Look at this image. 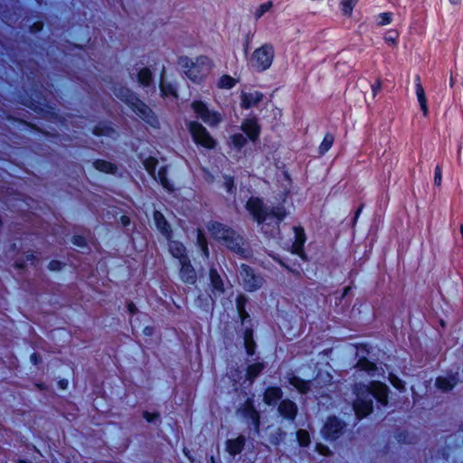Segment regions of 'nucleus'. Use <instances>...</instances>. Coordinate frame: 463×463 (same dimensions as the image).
Segmentation results:
<instances>
[{
  "instance_id": "1",
  "label": "nucleus",
  "mask_w": 463,
  "mask_h": 463,
  "mask_svg": "<svg viewBox=\"0 0 463 463\" xmlns=\"http://www.w3.org/2000/svg\"><path fill=\"white\" fill-rule=\"evenodd\" d=\"M247 210L254 220L261 225V231L269 237H275L279 232V223L287 216L284 206H268L256 197H251L246 204Z\"/></svg>"
},
{
  "instance_id": "2",
  "label": "nucleus",
  "mask_w": 463,
  "mask_h": 463,
  "mask_svg": "<svg viewBox=\"0 0 463 463\" xmlns=\"http://www.w3.org/2000/svg\"><path fill=\"white\" fill-rule=\"evenodd\" d=\"M388 392V386L378 381L372 382L370 385L356 384L354 389L356 399L353 404L356 416L361 419L372 412V397H374L382 405H387Z\"/></svg>"
},
{
  "instance_id": "3",
  "label": "nucleus",
  "mask_w": 463,
  "mask_h": 463,
  "mask_svg": "<svg viewBox=\"0 0 463 463\" xmlns=\"http://www.w3.org/2000/svg\"><path fill=\"white\" fill-rule=\"evenodd\" d=\"M114 94L123 102L128 104L132 109V110L145 122L154 128L157 127L158 121L152 110L145 103L138 99L129 89L122 86L116 87L114 90Z\"/></svg>"
},
{
  "instance_id": "4",
  "label": "nucleus",
  "mask_w": 463,
  "mask_h": 463,
  "mask_svg": "<svg viewBox=\"0 0 463 463\" xmlns=\"http://www.w3.org/2000/svg\"><path fill=\"white\" fill-rule=\"evenodd\" d=\"M180 65L185 76L194 82H200L211 71L212 61L206 56H199L194 59L187 56L180 57Z\"/></svg>"
},
{
  "instance_id": "5",
  "label": "nucleus",
  "mask_w": 463,
  "mask_h": 463,
  "mask_svg": "<svg viewBox=\"0 0 463 463\" xmlns=\"http://www.w3.org/2000/svg\"><path fill=\"white\" fill-rule=\"evenodd\" d=\"M212 236L236 254H244L242 238L233 230L219 222H213L208 227Z\"/></svg>"
},
{
  "instance_id": "6",
  "label": "nucleus",
  "mask_w": 463,
  "mask_h": 463,
  "mask_svg": "<svg viewBox=\"0 0 463 463\" xmlns=\"http://www.w3.org/2000/svg\"><path fill=\"white\" fill-rule=\"evenodd\" d=\"M274 51L271 45L265 44L252 53L250 62L257 71H265L272 63Z\"/></svg>"
},
{
  "instance_id": "7",
  "label": "nucleus",
  "mask_w": 463,
  "mask_h": 463,
  "mask_svg": "<svg viewBox=\"0 0 463 463\" xmlns=\"http://www.w3.org/2000/svg\"><path fill=\"white\" fill-rule=\"evenodd\" d=\"M238 278L248 291H254L260 288L264 281L261 276L255 274L253 269L245 264L240 267Z\"/></svg>"
},
{
  "instance_id": "8",
  "label": "nucleus",
  "mask_w": 463,
  "mask_h": 463,
  "mask_svg": "<svg viewBox=\"0 0 463 463\" xmlns=\"http://www.w3.org/2000/svg\"><path fill=\"white\" fill-rule=\"evenodd\" d=\"M189 130L196 144L208 149L214 148L216 142L203 125L192 121L189 123Z\"/></svg>"
},
{
  "instance_id": "9",
  "label": "nucleus",
  "mask_w": 463,
  "mask_h": 463,
  "mask_svg": "<svg viewBox=\"0 0 463 463\" xmlns=\"http://www.w3.org/2000/svg\"><path fill=\"white\" fill-rule=\"evenodd\" d=\"M192 108L196 115L203 119V121L210 126H215L221 121V117L216 112L211 111L201 101H194Z\"/></svg>"
},
{
  "instance_id": "10",
  "label": "nucleus",
  "mask_w": 463,
  "mask_h": 463,
  "mask_svg": "<svg viewBox=\"0 0 463 463\" xmlns=\"http://www.w3.org/2000/svg\"><path fill=\"white\" fill-rule=\"evenodd\" d=\"M345 424L336 417H331L326 422L323 432L329 439H336L342 434Z\"/></svg>"
},
{
  "instance_id": "11",
  "label": "nucleus",
  "mask_w": 463,
  "mask_h": 463,
  "mask_svg": "<svg viewBox=\"0 0 463 463\" xmlns=\"http://www.w3.org/2000/svg\"><path fill=\"white\" fill-rule=\"evenodd\" d=\"M242 414L245 418H247L249 420H250L251 424L254 427V430L256 431H259L260 427V415L257 410L254 407L253 401L251 399H248L243 408L241 409Z\"/></svg>"
},
{
  "instance_id": "12",
  "label": "nucleus",
  "mask_w": 463,
  "mask_h": 463,
  "mask_svg": "<svg viewBox=\"0 0 463 463\" xmlns=\"http://www.w3.org/2000/svg\"><path fill=\"white\" fill-rule=\"evenodd\" d=\"M180 278L187 284H194L196 281V273L193 268L190 259H184V261L180 262Z\"/></svg>"
},
{
  "instance_id": "13",
  "label": "nucleus",
  "mask_w": 463,
  "mask_h": 463,
  "mask_svg": "<svg viewBox=\"0 0 463 463\" xmlns=\"http://www.w3.org/2000/svg\"><path fill=\"white\" fill-rule=\"evenodd\" d=\"M278 410L282 417L293 420L297 415L298 407L294 402L286 399L279 403Z\"/></svg>"
},
{
  "instance_id": "14",
  "label": "nucleus",
  "mask_w": 463,
  "mask_h": 463,
  "mask_svg": "<svg viewBox=\"0 0 463 463\" xmlns=\"http://www.w3.org/2000/svg\"><path fill=\"white\" fill-rule=\"evenodd\" d=\"M154 221L157 230L161 232V234L167 240H170L172 235V230L163 213H160L159 211H155Z\"/></svg>"
},
{
  "instance_id": "15",
  "label": "nucleus",
  "mask_w": 463,
  "mask_h": 463,
  "mask_svg": "<svg viewBox=\"0 0 463 463\" xmlns=\"http://www.w3.org/2000/svg\"><path fill=\"white\" fill-rule=\"evenodd\" d=\"M295 241L292 244V252L302 256L303 246L306 241L304 229L301 227H294Z\"/></svg>"
},
{
  "instance_id": "16",
  "label": "nucleus",
  "mask_w": 463,
  "mask_h": 463,
  "mask_svg": "<svg viewBox=\"0 0 463 463\" xmlns=\"http://www.w3.org/2000/svg\"><path fill=\"white\" fill-rule=\"evenodd\" d=\"M168 248L172 256L178 259L179 262L184 261V259H189L185 247L180 241L169 240Z\"/></svg>"
},
{
  "instance_id": "17",
  "label": "nucleus",
  "mask_w": 463,
  "mask_h": 463,
  "mask_svg": "<svg viewBox=\"0 0 463 463\" xmlns=\"http://www.w3.org/2000/svg\"><path fill=\"white\" fill-rule=\"evenodd\" d=\"M241 129L247 136L255 141L260 133V127L254 119H247L241 125Z\"/></svg>"
},
{
  "instance_id": "18",
  "label": "nucleus",
  "mask_w": 463,
  "mask_h": 463,
  "mask_svg": "<svg viewBox=\"0 0 463 463\" xmlns=\"http://www.w3.org/2000/svg\"><path fill=\"white\" fill-rule=\"evenodd\" d=\"M415 88H416V95H417V99H418L420 109H421L423 115L427 116L428 115L427 99H426L425 91L420 83V80L419 76L416 77Z\"/></svg>"
},
{
  "instance_id": "19",
  "label": "nucleus",
  "mask_w": 463,
  "mask_h": 463,
  "mask_svg": "<svg viewBox=\"0 0 463 463\" xmlns=\"http://www.w3.org/2000/svg\"><path fill=\"white\" fill-rule=\"evenodd\" d=\"M289 383L300 393H307L309 391H311V387L315 385V383L309 381H305L295 375L290 377Z\"/></svg>"
},
{
  "instance_id": "20",
  "label": "nucleus",
  "mask_w": 463,
  "mask_h": 463,
  "mask_svg": "<svg viewBox=\"0 0 463 463\" xmlns=\"http://www.w3.org/2000/svg\"><path fill=\"white\" fill-rule=\"evenodd\" d=\"M282 397V391L279 387H269L265 391L263 401L268 405L275 404Z\"/></svg>"
},
{
  "instance_id": "21",
  "label": "nucleus",
  "mask_w": 463,
  "mask_h": 463,
  "mask_svg": "<svg viewBox=\"0 0 463 463\" xmlns=\"http://www.w3.org/2000/svg\"><path fill=\"white\" fill-rule=\"evenodd\" d=\"M263 98V95L258 91H252L242 94V105L244 108L249 109L250 107L259 104Z\"/></svg>"
},
{
  "instance_id": "22",
  "label": "nucleus",
  "mask_w": 463,
  "mask_h": 463,
  "mask_svg": "<svg viewBox=\"0 0 463 463\" xmlns=\"http://www.w3.org/2000/svg\"><path fill=\"white\" fill-rule=\"evenodd\" d=\"M356 368L368 373L370 376H375L378 373V367L366 358L360 359L356 364Z\"/></svg>"
},
{
  "instance_id": "23",
  "label": "nucleus",
  "mask_w": 463,
  "mask_h": 463,
  "mask_svg": "<svg viewBox=\"0 0 463 463\" xmlns=\"http://www.w3.org/2000/svg\"><path fill=\"white\" fill-rule=\"evenodd\" d=\"M245 444V439L242 436L238 437L235 439H230L227 442V450L231 455H237L241 453Z\"/></svg>"
},
{
  "instance_id": "24",
  "label": "nucleus",
  "mask_w": 463,
  "mask_h": 463,
  "mask_svg": "<svg viewBox=\"0 0 463 463\" xmlns=\"http://www.w3.org/2000/svg\"><path fill=\"white\" fill-rule=\"evenodd\" d=\"M93 133L96 136H106L113 138L117 134L116 130L108 123H99L93 129Z\"/></svg>"
},
{
  "instance_id": "25",
  "label": "nucleus",
  "mask_w": 463,
  "mask_h": 463,
  "mask_svg": "<svg viewBox=\"0 0 463 463\" xmlns=\"http://www.w3.org/2000/svg\"><path fill=\"white\" fill-rule=\"evenodd\" d=\"M209 276L213 290H215L219 294L222 293L224 290L223 282L217 270L214 269H211Z\"/></svg>"
},
{
  "instance_id": "26",
  "label": "nucleus",
  "mask_w": 463,
  "mask_h": 463,
  "mask_svg": "<svg viewBox=\"0 0 463 463\" xmlns=\"http://www.w3.org/2000/svg\"><path fill=\"white\" fill-rule=\"evenodd\" d=\"M244 346L248 355H253L255 353L256 344L253 339V332L251 329H247L244 333Z\"/></svg>"
},
{
  "instance_id": "27",
  "label": "nucleus",
  "mask_w": 463,
  "mask_h": 463,
  "mask_svg": "<svg viewBox=\"0 0 463 463\" xmlns=\"http://www.w3.org/2000/svg\"><path fill=\"white\" fill-rule=\"evenodd\" d=\"M137 81L143 87L150 86L153 81L150 70L147 68L141 69L137 73Z\"/></svg>"
},
{
  "instance_id": "28",
  "label": "nucleus",
  "mask_w": 463,
  "mask_h": 463,
  "mask_svg": "<svg viewBox=\"0 0 463 463\" xmlns=\"http://www.w3.org/2000/svg\"><path fill=\"white\" fill-rule=\"evenodd\" d=\"M264 369V364L262 363L253 364L248 366L247 369V378L250 382H252Z\"/></svg>"
},
{
  "instance_id": "29",
  "label": "nucleus",
  "mask_w": 463,
  "mask_h": 463,
  "mask_svg": "<svg viewBox=\"0 0 463 463\" xmlns=\"http://www.w3.org/2000/svg\"><path fill=\"white\" fill-rule=\"evenodd\" d=\"M94 166L97 170L104 173H114L117 169L113 164L104 160L95 161Z\"/></svg>"
},
{
  "instance_id": "30",
  "label": "nucleus",
  "mask_w": 463,
  "mask_h": 463,
  "mask_svg": "<svg viewBox=\"0 0 463 463\" xmlns=\"http://www.w3.org/2000/svg\"><path fill=\"white\" fill-rule=\"evenodd\" d=\"M160 90L165 97H177L175 86L166 82L164 79L161 80Z\"/></svg>"
},
{
  "instance_id": "31",
  "label": "nucleus",
  "mask_w": 463,
  "mask_h": 463,
  "mask_svg": "<svg viewBox=\"0 0 463 463\" xmlns=\"http://www.w3.org/2000/svg\"><path fill=\"white\" fill-rule=\"evenodd\" d=\"M456 383L454 379H447L439 377L436 380V386L445 392L451 390L455 386Z\"/></svg>"
},
{
  "instance_id": "32",
  "label": "nucleus",
  "mask_w": 463,
  "mask_h": 463,
  "mask_svg": "<svg viewBox=\"0 0 463 463\" xmlns=\"http://www.w3.org/2000/svg\"><path fill=\"white\" fill-rule=\"evenodd\" d=\"M156 180H157L165 189L170 190L171 185L166 178V169L165 167H160L157 173H155V175H152Z\"/></svg>"
},
{
  "instance_id": "33",
  "label": "nucleus",
  "mask_w": 463,
  "mask_h": 463,
  "mask_svg": "<svg viewBox=\"0 0 463 463\" xmlns=\"http://www.w3.org/2000/svg\"><path fill=\"white\" fill-rule=\"evenodd\" d=\"M358 0H343L341 2V11L345 15H351L352 11Z\"/></svg>"
},
{
  "instance_id": "34",
  "label": "nucleus",
  "mask_w": 463,
  "mask_h": 463,
  "mask_svg": "<svg viewBox=\"0 0 463 463\" xmlns=\"http://www.w3.org/2000/svg\"><path fill=\"white\" fill-rule=\"evenodd\" d=\"M334 143V137L331 134H326L319 146L320 154H325L332 146Z\"/></svg>"
},
{
  "instance_id": "35",
  "label": "nucleus",
  "mask_w": 463,
  "mask_h": 463,
  "mask_svg": "<svg viewBox=\"0 0 463 463\" xmlns=\"http://www.w3.org/2000/svg\"><path fill=\"white\" fill-rule=\"evenodd\" d=\"M157 160L154 157H148L144 161V166L150 175H155Z\"/></svg>"
},
{
  "instance_id": "36",
  "label": "nucleus",
  "mask_w": 463,
  "mask_h": 463,
  "mask_svg": "<svg viewBox=\"0 0 463 463\" xmlns=\"http://www.w3.org/2000/svg\"><path fill=\"white\" fill-rule=\"evenodd\" d=\"M297 438L299 442V444L303 447L307 446L310 442L309 434L305 430H299L297 432Z\"/></svg>"
},
{
  "instance_id": "37",
  "label": "nucleus",
  "mask_w": 463,
  "mask_h": 463,
  "mask_svg": "<svg viewBox=\"0 0 463 463\" xmlns=\"http://www.w3.org/2000/svg\"><path fill=\"white\" fill-rule=\"evenodd\" d=\"M234 84H235L234 79L228 75L222 76L219 81L220 88L231 89L234 86Z\"/></svg>"
},
{
  "instance_id": "38",
  "label": "nucleus",
  "mask_w": 463,
  "mask_h": 463,
  "mask_svg": "<svg viewBox=\"0 0 463 463\" xmlns=\"http://www.w3.org/2000/svg\"><path fill=\"white\" fill-rule=\"evenodd\" d=\"M246 142L247 139L242 134H235L232 137V143L237 148H241Z\"/></svg>"
},
{
  "instance_id": "39",
  "label": "nucleus",
  "mask_w": 463,
  "mask_h": 463,
  "mask_svg": "<svg viewBox=\"0 0 463 463\" xmlns=\"http://www.w3.org/2000/svg\"><path fill=\"white\" fill-rule=\"evenodd\" d=\"M389 381L396 389L400 391H403L405 389L404 383L395 374L390 373Z\"/></svg>"
},
{
  "instance_id": "40",
  "label": "nucleus",
  "mask_w": 463,
  "mask_h": 463,
  "mask_svg": "<svg viewBox=\"0 0 463 463\" xmlns=\"http://www.w3.org/2000/svg\"><path fill=\"white\" fill-rule=\"evenodd\" d=\"M271 2H266L261 4L255 13L256 18H260L265 13H267L271 8Z\"/></svg>"
},
{
  "instance_id": "41",
  "label": "nucleus",
  "mask_w": 463,
  "mask_h": 463,
  "mask_svg": "<svg viewBox=\"0 0 463 463\" xmlns=\"http://www.w3.org/2000/svg\"><path fill=\"white\" fill-rule=\"evenodd\" d=\"M392 22V14L391 13H383L378 16V24L379 25H386Z\"/></svg>"
},
{
  "instance_id": "42",
  "label": "nucleus",
  "mask_w": 463,
  "mask_h": 463,
  "mask_svg": "<svg viewBox=\"0 0 463 463\" xmlns=\"http://www.w3.org/2000/svg\"><path fill=\"white\" fill-rule=\"evenodd\" d=\"M397 38H398V33L395 31H390L384 36L385 41L392 44H395Z\"/></svg>"
},
{
  "instance_id": "43",
  "label": "nucleus",
  "mask_w": 463,
  "mask_h": 463,
  "mask_svg": "<svg viewBox=\"0 0 463 463\" xmlns=\"http://www.w3.org/2000/svg\"><path fill=\"white\" fill-rule=\"evenodd\" d=\"M245 300L246 299L243 296H240L237 298V307L239 309V312H240L241 317H244V316H248L243 308V304H244Z\"/></svg>"
},
{
  "instance_id": "44",
  "label": "nucleus",
  "mask_w": 463,
  "mask_h": 463,
  "mask_svg": "<svg viewBox=\"0 0 463 463\" xmlns=\"http://www.w3.org/2000/svg\"><path fill=\"white\" fill-rule=\"evenodd\" d=\"M441 179H442V170L439 165H437L435 168L434 184L436 185H440Z\"/></svg>"
},
{
  "instance_id": "45",
  "label": "nucleus",
  "mask_w": 463,
  "mask_h": 463,
  "mask_svg": "<svg viewBox=\"0 0 463 463\" xmlns=\"http://www.w3.org/2000/svg\"><path fill=\"white\" fill-rule=\"evenodd\" d=\"M143 417L148 421V422H154L156 420L158 419L159 417V414L156 413V412H148V411H144L143 412Z\"/></svg>"
},
{
  "instance_id": "46",
  "label": "nucleus",
  "mask_w": 463,
  "mask_h": 463,
  "mask_svg": "<svg viewBox=\"0 0 463 463\" xmlns=\"http://www.w3.org/2000/svg\"><path fill=\"white\" fill-rule=\"evenodd\" d=\"M317 451L323 456H329L331 453L329 448L323 444L317 445Z\"/></svg>"
},
{
  "instance_id": "47",
  "label": "nucleus",
  "mask_w": 463,
  "mask_h": 463,
  "mask_svg": "<svg viewBox=\"0 0 463 463\" xmlns=\"http://www.w3.org/2000/svg\"><path fill=\"white\" fill-rule=\"evenodd\" d=\"M205 244H207L206 238H205L204 234L203 233V232L201 230H198V232H197V245L199 247H202V246H203Z\"/></svg>"
},
{
  "instance_id": "48",
  "label": "nucleus",
  "mask_w": 463,
  "mask_h": 463,
  "mask_svg": "<svg viewBox=\"0 0 463 463\" xmlns=\"http://www.w3.org/2000/svg\"><path fill=\"white\" fill-rule=\"evenodd\" d=\"M73 243L77 246L83 247L85 245V240L80 236L73 237Z\"/></svg>"
},
{
  "instance_id": "49",
  "label": "nucleus",
  "mask_w": 463,
  "mask_h": 463,
  "mask_svg": "<svg viewBox=\"0 0 463 463\" xmlns=\"http://www.w3.org/2000/svg\"><path fill=\"white\" fill-rule=\"evenodd\" d=\"M61 267V263L56 260H52L49 263V269L52 270H59Z\"/></svg>"
},
{
  "instance_id": "50",
  "label": "nucleus",
  "mask_w": 463,
  "mask_h": 463,
  "mask_svg": "<svg viewBox=\"0 0 463 463\" xmlns=\"http://www.w3.org/2000/svg\"><path fill=\"white\" fill-rule=\"evenodd\" d=\"M224 185L226 187L227 192H231L233 186V180L232 177H225Z\"/></svg>"
},
{
  "instance_id": "51",
  "label": "nucleus",
  "mask_w": 463,
  "mask_h": 463,
  "mask_svg": "<svg viewBox=\"0 0 463 463\" xmlns=\"http://www.w3.org/2000/svg\"><path fill=\"white\" fill-rule=\"evenodd\" d=\"M320 378H323L325 383H330L331 382L330 374L326 373L325 376H323L321 373H318L317 377L315 380V383H318Z\"/></svg>"
},
{
  "instance_id": "52",
  "label": "nucleus",
  "mask_w": 463,
  "mask_h": 463,
  "mask_svg": "<svg viewBox=\"0 0 463 463\" xmlns=\"http://www.w3.org/2000/svg\"><path fill=\"white\" fill-rule=\"evenodd\" d=\"M381 88H382V84H381L380 80H378L375 84H373L372 86L373 96L376 95V93L381 90Z\"/></svg>"
},
{
  "instance_id": "53",
  "label": "nucleus",
  "mask_w": 463,
  "mask_h": 463,
  "mask_svg": "<svg viewBox=\"0 0 463 463\" xmlns=\"http://www.w3.org/2000/svg\"><path fill=\"white\" fill-rule=\"evenodd\" d=\"M43 28V24L42 23H35L33 26H32V31L33 32H39L41 31Z\"/></svg>"
},
{
  "instance_id": "54",
  "label": "nucleus",
  "mask_w": 463,
  "mask_h": 463,
  "mask_svg": "<svg viewBox=\"0 0 463 463\" xmlns=\"http://www.w3.org/2000/svg\"><path fill=\"white\" fill-rule=\"evenodd\" d=\"M200 249H201V250H202V252H203V256H204L205 258H208V257H209V249H208V245H207V244H205V245H203V246L200 247Z\"/></svg>"
},
{
  "instance_id": "55",
  "label": "nucleus",
  "mask_w": 463,
  "mask_h": 463,
  "mask_svg": "<svg viewBox=\"0 0 463 463\" xmlns=\"http://www.w3.org/2000/svg\"><path fill=\"white\" fill-rule=\"evenodd\" d=\"M121 222L124 226H127L129 223V218L128 216H121Z\"/></svg>"
},
{
  "instance_id": "56",
  "label": "nucleus",
  "mask_w": 463,
  "mask_h": 463,
  "mask_svg": "<svg viewBox=\"0 0 463 463\" xmlns=\"http://www.w3.org/2000/svg\"><path fill=\"white\" fill-rule=\"evenodd\" d=\"M128 308L130 313H135L136 309H137L133 303H129L128 306Z\"/></svg>"
},
{
  "instance_id": "57",
  "label": "nucleus",
  "mask_w": 463,
  "mask_h": 463,
  "mask_svg": "<svg viewBox=\"0 0 463 463\" xmlns=\"http://www.w3.org/2000/svg\"><path fill=\"white\" fill-rule=\"evenodd\" d=\"M67 383H67V381H61V382L59 383L60 386H61L62 389L66 388Z\"/></svg>"
},
{
  "instance_id": "58",
  "label": "nucleus",
  "mask_w": 463,
  "mask_h": 463,
  "mask_svg": "<svg viewBox=\"0 0 463 463\" xmlns=\"http://www.w3.org/2000/svg\"><path fill=\"white\" fill-rule=\"evenodd\" d=\"M33 259H34V256L33 254L26 255L27 261H33Z\"/></svg>"
},
{
  "instance_id": "59",
  "label": "nucleus",
  "mask_w": 463,
  "mask_h": 463,
  "mask_svg": "<svg viewBox=\"0 0 463 463\" xmlns=\"http://www.w3.org/2000/svg\"><path fill=\"white\" fill-rule=\"evenodd\" d=\"M31 359L33 361L34 364L37 363V354H33L32 356H31Z\"/></svg>"
},
{
  "instance_id": "60",
  "label": "nucleus",
  "mask_w": 463,
  "mask_h": 463,
  "mask_svg": "<svg viewBox=\"0 0 463 463\" xmlns=\"http://www.w3.org/2000/svg\"><path fill=\"white\" fill-rule=\"evenodd\" d=\"M449 1L450 2V4H452V5H459V3H460V1H461V0H449Z\"/></svg>"
},
{
  "instance_id": "61",
  "label": "nucleus",
  "mask_w": 463,
  "mask_h": 463,
  "mask_svg": "<svg viewBox=\"0 0 463 463\" xmlns=\"http://www.w3.org/2000/svg\"><path fill=\"white\" fill-rule=\"evenodd\" d=\"M361 211H362V208H359V209L357 210L356 214H355L354 221L358 218V215L360 214Z\"/></svg>"
},
{
  "instance_id": "62",
  "label": "nucleus",
  "mask_w": 463,
  "mask_h": 463,
  "mask_svg": "<svg viewBox=\"0 0 463 463\" xmlns=\"http://www.w3.org/2000/svg\"><path fill=\"white\" fill-rule=\"evenodd\" d=\"M453 85H454V78L451 77V79H450V86H453Z\"/></svg>"
},
{
  "instance_id": "63",
  "label": "nucleus",
  "mask_w": 463,
  "mask_h": 463,
  "mask_svg": "<svg viewBox=\"0 0 463 463\" xmlns=\"http://www.w3.org/2000/svg\"><path fill=\"white\" fill-rule=\"evenodd\" d=\"M17 266H18L19 268H24V263H17Z\"/></svg>"
},
{
  "instance_id": "64",
  "label": "nucleus",
  "mask_w": 463,
  "mask_h": 463,
  "mask_svg": "<svg viewBox=\"0 0 463 463\" xmlns=\"http://www.w3.org/2000/svg\"><path fill=\"white\" fill-rule=\"evenodd\" d=\"M460 232H461L462 237H463V225L460 226Z\"/></svg>"
}]
</instances>
